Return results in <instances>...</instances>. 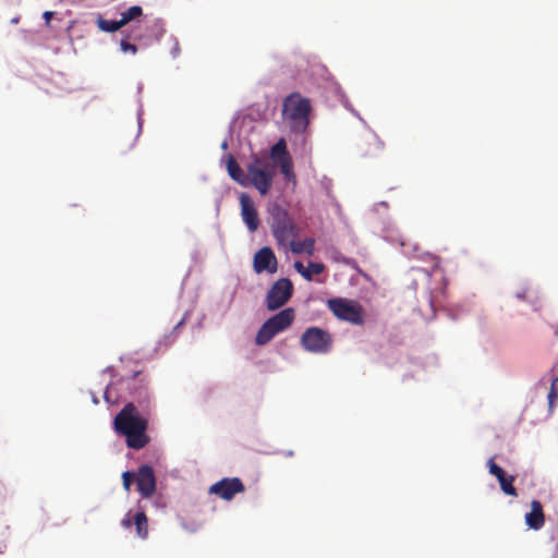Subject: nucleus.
<instances>
[{"instance_id": "f257e3e1", "label": "nucleus", "mask_w": 558, "mask_h": 558, "mask_svg": "<svg viewBox=\"0 0 558 558\" xmlns=\"http://www.w3.org/2000/svg\"><path fill=\"white\" fill-rule=\"evenodd\" d=\"M113 424L114 429L125 436L128 447L140 450L149 442L146 434L148 422L138 413L134 403H126L116 415Z\"/></svg>"}, {"instance_id": "f03ea898", "label": "nucleus", "mask_w": 558, "mask_h": 558, "mask_svg": "<svg viewBox=\"0 0 558 558\" xmlns=\"http://www.w3.org/2000/svg\"><path fill=\"white\" fill-rule=\"evenodd\" d=\"M312 105L308 98L292 93L283 99L282 116L294 133H303L310 124Z\"/></svg>"}, {"instance_id": "7ed1b4c3", "label": "nucleus", "mask_w": 558, "mask_h": 558, "mask_svg": "<svg viewBox=\"0 0 558 558\" xmlns=\"http://www.w3.org/2000/svg\"><path fill=\"white\" fill-rule=\"evenodd\" d=\"M295 319V311L292 307L284 308L268 318L258 329L255 343L265 345L270 342L278 333L287 330Z\"/></svg>"}, {"instance_id": "20e7f679", "label": "nucleus", "mask_w": 558, "mask_h": 558, "mask_svg": "<svg viewBox=\"0 0 558 558\" xmlns=\"http://www.w3.org/2000/svg\"><path fill=\"white\" fill-rule=\"evenodd\" d=\"M269 213L271 217V231L279 244H286L290 239L298 236L300 229L284 208L274 204Z\"/></svg>"}, {"instance_id": "39448f33", "label": "nucleus", "mask_w": 558, "mask_h": 558, "mask_svg": "<svg viewBox=\"0 0 558 558\" xmlns=\"http://www.w3.org/2000/svg\"><path fill=\"white\" fill-rule=\"evenodd\" d=\"M274 175L275 169L266 159L254 156L247 166L248 185H253L262 195L269 192Z\"/></svg>"}, {"instance_id": "423d86ee", "label": "nucleus", "mask_w": 558, "mask_h": 558, "mask_svg": "<svg viewBox=\"0 0 558 558\" xmlns=\"http://www.w3.org/2000/svg\"><path fill=\"white\" fill-rule=\"evenodd\" d=\"M327 306L340 320L357 326L364 324L363 306L354 300L333 298L327 301Z\"/></svg>"}, {"instance_id": "0eeeda50", "label": "nucleus", "mask_w": 558, "mask_h": 558, "mask_svg": "<svg viewBox=\"0 0 558 558\" xmlns=\"http://www.w3.org/2000/svg\"><path fill=\"white\" fill-rule=\"evenodd\" d=\"M300 342L307 352L325 354L332 347V337L328 331L319 327H310L302 333Z\"/></svg>"}, {"instance_id": "6e6552de", "label": "nucleus", "mask_w": 558, "mask_h": 558, "mask_svg": "<svg viewBox=\"0 0 558 558\" xmlns=\"http://www.w3.org/2000/svg\"><path fill=\"white\" fill-rule=\"evenodd\" d=\"M293 294V284L290 279L281 278L272 283L266 295V307L276 311L288 303Z\"/></svg>"}, {"instance_id": "1a4fd4ad", "label": "nucleus", "mask_w": 558, "mask_h": 558, "mask_svg": "<svg viewBox=\"0 0 558 558\" xmlns=\"http://www.w3.org/2000/svg\"><path fill=\"white\" fill-rule=\"evenodd\" d=\"M244 490V484L239 477H225L209 487L210 494L217 495L223 500H231L236 494Z\"/></svg>"}, {"instance_id": "9d476101", "label": "nucleus", "mask_w": 558, "mask_h": 558, "mask_svg": "<svg viewBox=\"0 0 558 558\" xmlns=\"http://www.w3.org/2000/svg\"><path fill=\"white\" fill-rule=\"evenodd\" d=\"M136 488L142 498H150L156 492V475L150 465H141L136 472Z\"/></svg>"}, {"instance_id": "9b49d317", "label": "nucleus", "mask_w": 558, "mask_h": 558, "mask_svg": "<svg viewBox=\"0 0 558 558\" xmlns=\"http://www.w3.org/2000/svg\"><path fill=\"white\" fill-rule=\"evenodd\" d=\"M277 257L269 246H264L258 250L253 259V267L256 274L267 271L275 274L277 271Z\"/></svg>"}, {"instance_id": "f8f14e48", "label": "nucleus", "mask_w": 558, "mask_h": 558, "mask_svg": "<svg viewBox=\"0 0 558 558\" xmlns=\"http://www.w3.org/2000/svg\"><path fill=\"white\" fill-rule=\"evenodd\" d=\"M240 204L244 223L251 232H255L259 227V218L252 198L247 194L242 193L240 195Z\"/></svg>"}, {"instance_id": "ddd939ff", "label": "nucleus", "mask_w": 558, "mask_h": 558, "mask_svg": "<svg viewBox=\"0 0 558 558\" xmlns=\"http://www.w3.org/2000/svg\"><path fill=\"white\" fill-rule=\"evenodd\" d=\"M121 525L124 529H130L132 525H135L136 535L141 539L148 537V518L144 511H138L134 514L132 511L126 512L121 520Z\"/></svg>"}, {"instance_id": "4468645a", "label": "nucleus", "mask_w": 558, "mask_h": 558, "mask_svg": "<svg viewBox=\"0 0 558 558\" xmlns=\"http://www.w3.org/2000/svg\"><path fill=\"white\" fill-rule=\"evenodd\" d=\"M487 465L489 473L498 480L501 490L506 495L517 497L518 493L513 486L514 476L507 475L505 470L494 462V459H489Z\"/></svg>"}, {"instance_id": "2eb2a0df", "label": "nucleus", "mask_w": 558, "mask_h": 558, "mask_svg": "<svg viewBox=\"0 0 558 558\" xmlns=\"http://www.w3.org/2000/svg\"><path fill=\"white\" fill-rule=\"evenodd\" d=\"M122 384L134 398L138 400L147 399L146 378L142 372H135L133 376L123 378Z\"/></svg>"}, {"instance_id": "dca6fc26", "label": "nucleus", "mask_w": 558, "mask_h": 558, "mask_svg": "<svg viewBox=\"0 0 558 558\" xmlns=\"http://www.w3.org/2000/svg\"><path fill=\"white\" fill-rule=\"evenodd\" d=\"M525 523L530 529L541 530L545 524L543 506L538 500L531 502V511L525 514Z\"/></svg>"}, {"instance_id": "f3484780", "label": "nucleus", "mask_w": 558, "mask_h": 558, "mask_svg": "<svg viewBox=\"0 0 558 558\" xmlns=\"http://www.w3.org/2000/svg\"><path fill=\"white\" fill-rule=\"evenodd\" d=\"M227 170L232 180L242 186H248L247 173H244L233 156L228 157Z\"/></svg>"}, {"instance_id": "a211bd4d", "label": "nucleus", "mask_w": 558, "mask_h": 558, "mask_svg": "<svg viewBox=\"0 0 558 558\" xmlns=\"http://www.w3.org/2000/svg\"><path fill=\"white\" fill-rule=\"evenodd\" d=\"M288 242L290 244V250L294 254L306 253L310 256L314 254L315 240L313 238H307L303 241L290 239Z\"/></svg>"}, {"instance_id": "6ab92c4d", "label": "nucleus", "mask_w": 558, "mask_h": 558, "mask_svg": "<svg viewBox=\"0 0 558 558\" xmlns=\"http://www.w3.org/2000/svg\"><path fill=\"white\" fill-rule=\"evenodd\" d=\"M291 157L290 154L287 150V144L283 138H280L270 149V158L274 160V162H278L280 160H283L284 158Z\"/></svg>"}, {"instance_id": "aec40b11", "label": "nucleus", "mask_w": 558, "mask_h": 558, "mask_svg": "<svg viewBox=\"0 0 558 558\" xmlns=\"http://www.w3.org/2000/svg\"><path fill=\"white\" fill-rule=\"evenodd\" d=\"M98 27L104 31V32H107V33H113V32H117L118 29H120L121 27H123V23L121 20L119 21H109V20H105V19H98Z\"/></svg>"}, {"instance_id": "412c9836", "label": "nucleus", "mask_w": 558, "mask_h": 558, "mask_svg": "<svg viewBox=\"0 0 558 558\" xmlns=\"http://www.w3.org/2000/svg\"><path fill=\"white\" fill-rule=\"evenodd\" d=\"M143 14V10L140 5L130 7L128 10L121 13V21L123 25H126L129 22L140 17Z\"/></svg>"}, {"instance_id": "4be33fe9", "label": "nucleus", "mask_w": 558, "mask_h": 558, "mask_svg": "<svg viewBox=\"0 0 558 558\" xmlns=\"http://www.w3.org/2000/svg\"><path fill=\"white\" fill-rule=\"evenodd\" d=\"M276 163L280 167L281 173L288 180H290L291 178H294V174H293V163H292V158L291 157H289V158L286 157L283 160H280V161H278Z\"/></svg>"}, {"instance_id": "5701e85b", "label": "nucleus", "mask_w": 558, "mask_h": 558, "mask_svg": "<svg viewBox=\"0 0 558 558\" xmlns=\"http://www.w3.org/2000/svg\"><path fill=\"white\" fill-rule=\"evenodd\" d=\"M547 399L549 409H553L554 405L558 402V376L551 381Z\"/></svg>"}, {"instance_id": "b1692460", "label": "nucleus", "mask_w": 558, "mask_h": 558, "mask_svg": "<svg viewBox=\"0 0 558 558\" xmlns=\"http://www.w3.org/2000/svg\"><path fill=\"white\" fill-rule=\"evenodd\" d=\"M131 39H135V37L128 35L124 38H122L120 41V48L123 52H131L135 54L137 52V47L134 44L130 43Z\"/></svg>"}, {"instance_id": "393cba45", "label": "nucleus", "mask_w": 558, "mask_h": 558, "mask_svg": "<svg viewBox=\"0 0 558 558\" xmlns=\"http://www.w3.org/2000/svg\"><path fill=\"white\" fill-rule=\"evenodd\" d=\"M133 481L136 482V473L125 471L122 474V484L125 492H130Z\"/></svg>"}, {"instance_id": "a878e982", "label": "nucleus", "mask_w": 558, "mask_h": 558, "mask_svg": "<svg viewBox=\"0 0 558 558\" xmlns=\"http://www.w3.org/2000/svg\"><path fill=\"white\" fill-rule=\"evenodd\" d=\"M306 269L310 270L311 280H313V275H320L325 270V266L322 263L310 262Z\"/></svg>"}, {"instance_id": "bb28decb", "label": "nucleus", "mask_w": 558, "mask_h": 558, "mask_svg": "<svg viewBox=\"0 0 558 558\" xmlns=\"http://www.w3.org/2000/svg\"><path fill=\"white\" fill-rule=\"evenodd\" d=\"M294 269L307 281H311V274L310 270L306 269V267L303 265L302 262H295L294 263Z\"/></svg>"}, {"instance_id": "cd10ccee", "label": "nucleus", "mask_w": 558, "mask_h": 558, "mask_svg": "<svg viewBox=\"0 0 558 558\" xmlns=\"http://www.w3.org/2000/svg\"><path fill=\"white\" fill-rule=\"evenodd\" d=\"M53 15H54V12H51V11H45L44 12L43 17H44L45 23H46L47 26H50V21L53 17Z\"/></svg>"}, {"instance_id": "c85d7f7f", "label": "nucleus", "mask_w": 558, "mask_h": 558, "mask_svg": "<svg viewBox=\"0 0 558 558\" xmlns=\"http://www.w3.org/2000/svg\"><path fill=\"white\" fill-rule=\"evenodd\" d=\"M104 397H105V400H106L107 402H110V398H109V391H108V389L105 391Z\"/></svg>"}, {"instance_id": "c756f323", "label": "nucleus", "mask_w": 558, "mask_h": 558, "mask_svg": "<svg viewBox=\"0 0 558 558\" xmlns=\"http://www.w3.org/2000/svg\"><path fill=\"white\" fill-rule=\"evenodd\" d=\"M93 402H94L95 404H98V402H99V401H98V398H97L96 396H93Z\"/></svg>"}, {"instance_id": "7c9ffc66", "label": "nucleus", "mask_w": 558, "mask_h": 558, "mask_svg": "<svg viewBox=\"0 0 558 558\" xmlns=\"http://www.w3.org/2000/svg\"><path fill=\"white\" fill-rule=\"evenodd\" d=\"M555 335L558 336V328H555Z\"/></svg>"}]
</instances>
